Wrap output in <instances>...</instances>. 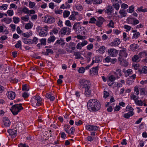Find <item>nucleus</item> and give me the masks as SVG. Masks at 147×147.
<instances>
[{
  "label": "nucleus",
  "mask_w": 147,
  "mask_h": 147,
  "mask_svg": "<svg viewBox=\"0 0 147 147\" xmlns=\"http://www.w3.org/2000/svg\"><path fill=\"white\" fill-rule=\"evenodd\" d=\"M23 109L21 104L14 105L12 107L11 111L13 115H17L21 110Z\"/></svg>",
  "instance_id": "obj_4"
},
{
  "label": "nucleus",
  "mask_w": 147,
  "mask_h": 147,
  "mask_svg": "<svg viewBox=\"0 0 147 147\" xmlns=\"http://www.w3.org/2000/svg\"><path fill=\"white\" fill-rule=\"evenodd\" d=\"M124 28L125 29L126 32L129 31L131 29V27L127 25H125L124 26Z\"/></svg>",
  "instance_id": "obj_49"
},
{
  "label": "nucleus",
  "mask_w": 147,
  "mask_h": 147,
  "mask_svg": "<svg viewBox=\"0 0 147 147\" xmlns=\"http://www.w3.org/2000/svg\"><path fill=\"white\" fill-rule=\"evenodd\" d=\"M6 94L8 98L10 99H13L16 96L15 92L12 91H9L7 92Z\"/></svg>",
  "instance_id": "obj_13"
},
{
  "label": "nucleus",
  "mask_w": 147,
  "mask_h": 147,
  "mask_svg": "<svg viewBox=\"0 0 147 147\" xmlns=\"http://www.w3.org/2000/svg\"><path fill=\"white\" fill-rule=\"evenodd\" d=\"M140 72L141 74H145L147 73V67L144 66L143 67Z\"/></svg>",
  "instance_id": "obj_40"
},
{
  "label": "nucleus",
  "mask_w": 147,
  "mask_h": 147,
  "mask_svg": "<svg viewBox=\"0 0 147 147\" xmlns=\"http://www.w3.org/2000/svg\"><path fill=\"white\" fill-rule=\"evenodd\" d=\"M126 111L129 113H131L134 114L133 111L134 109L129 105H128L126 107Z\"/></svg>",
  "instance_id": "obj_24"
},
{
  "label": "nucleus",
  "mask_w": 147,
  "mask_h": 147,
  "mask_svg": "<svg viewBox=\"0 0 147 147\" xmlns=\"http://www.w3.org/2000/svg\"><path fill=\"white\" fill-rule=\"evenodd\" d=\"M92 55V53L90 52H88L84 54V57H85L88 62H89L91 61Z\"/></svg>",
  "instance_id": "obj_16"
},
{
  "label": "nucleus",
  "mask_w": 147,
  "mask_h": 147,
  "mask_svg": "<svg viewBox=\"0 0 147 147\" xmlns=\"http://www.w3.org/2000/svg\"><path fill=\"white\" fill-rule=\"evenodd\" d=\"M36 30L38 32L39 35L40 36H45L47 34L46 30H44L42 27L40 26H37L36 28Z\"/></svg>",
  "instance_id": "obj_6"
},
{
  "label": "nucleus",
  "mask_w": 147,
  "mask_h": 147,
  "mask_svg": "<svg viewBox=\"0 0 147 147\" xmlns=\"http://www.w3.org/2000/svg\"><path fill=\"white\" fill-rule=\"evenodd\" d=\"M139 55L140 57L142 58L144 57L147 56V53L145 52H143L140 53Z\"/></svg>",
  "instance_id": "obj_64"
},
{
  "label": "nucleus",
  "mask_w": 147,
  "mask_h": 147,
  "mask_svg": "<svg viewBox=\"0 0 147 147\" xmlns=\"http://www.w3.org/2000/svg\"><path fill=\"white\" fill-rule=\"evenodd\" d=\"M23 42L26 44H32V40L30 39L24 38L23 39Z\"/></svg>",
  "instance_id": "obj_25"
},
{
  "label": "nucleus",
  "mask_w": 147,
  "mask_h": 147,
  "mask_svg": "<svg viewBox=\"0 0 147 147\" xmlns=\"http://www.w3.org/2000/svg\"><path fill=\"white\" fill-rule=\"evenodd\" d=\"M134 82L133 79H131L130 78L127 79V83L128 85H131Z\"/></svg>",
  "instance_id": "obj_56"
},
{
  "label": "nucleus",
  "mask_w": 147,
  "mask_h": 147,
  "mask_svg": "<svg viewBox=\"0 0 147 147\" xmlns=\"http://www.w3.org/2000/svg\"><path fill=\"white\" fill-rule=\"evenodd\" d=\"M21 19L22 20L25 22H27L29 20V16L28 15H26L25 16H22L21 18Z\"/></svg>",
  "instance_id": "obj_36"
},
{
  "label": "nucleus",
  "mask_w": 147,
  "mask_h": 147,
  "mask_svg": "<svg viewBox=\"0 0 147 147\" xmlns=\"http://www.w3.org/2000/svg\"><path fill=\"white\" fill-rule=\"evenodd\" d=\"M113 5L115 9L116 10H118L119 9L120 5L118 3L113 4Z\"/></svg>",
  "instance_id": "obj_63"
},
{
  "label": "nucleus",
  "mask_w": 147,
  "mask_h": 147,
  "mask_svg": "<svg viewBox=\"0 0 147 147\" xmlns=\"http://www.w3.org/2000/svg\"><path fill=\"white\" fill-rule=\"evenodd\" d=\"M80 87L85 89L84 94L87 96H89L91 94V88L92 87L90 81L85 79H82L80 81Z\"/></svg>",
  "instance_id": "obj_2"
},
{
  "label": "nucleus",
  "mask_w": 147,
  "mask_h": 147,
  "mask_svg": "<svg viewBox=\"0 0 147 147\" xmlns=\"http://www.w3.org/2000/svg\"><path fill=\"white\" fill-rule=\"evenodd\" d=\"M65 25L69 27H71V24L69 20H66L65 22Z\"/></svg>",
  "instance_id": "obj_59"
},
{
  "label": "nucleus",
  "mask_w": 147,
  "mask_h": 147,
  "mask_svg": "<svg viewBox=\"0 0 147 147\" xmlns=\"http://www.w3.org/2000/svg\"><path fill=\"white\" fill-rule=\"evenodd\" d=\"M119 59L120 61V64L121 65L124 66H127L128 65V62L126 60L122 59L120 57H119Z\"/></svg>",
  "instance_id": "obj_20"
},
{
  "label": "nucleus",
  "mask_w": 147,
  "mask_h": 147,
  "mask_svg": "<svg viewBox=\"0 0 147 147\" xmlns=\"http://www.w3.org/2000/svg\"><path fill=\"white\" fill-rule=\"evenodd\" d=\"M46 97L50 99L51 101H53L55 99V97L49 93H47L46 95Z\"/></svg>",
  "instance_id": "obj_35"
},
{
  "label": "nucleus",
  "mask_w": 147,
  "mask_h": 147,
  "mask_svg": "<svg viewBox=\"0 0 147 147\" xmlns=\"http://www.w3.org/2000/svg\"><path fill=\"white\" fill-rule=\"evenodd\" d=\"M44 21L45 22L49 24H51L55 22V18L53 17L49 16H46L43 18Z\"/></svg>",
  "instance_id": "obj_9"
},
{
  "label": "nucleus",
  "mask_w": 147,
  "mask_h": 147,
  "mask_svg": "<svg viewBox=\"0 0 147 147\" xmlns=\"http://www.w3.org/2000/svg\"><path fill=\"white\" fill-rule=\"evenodd\" d=\"M2 126L3 127H7L10 126L11 122L7 117H3L2 119Z\"/></svg>",
  "instance_id": "obj_8"
},
{
  "label": "nucleus",
  "mask_w": 147,
  "mask_h": 147,
  "mask_svg": "<svg viewBox=\"0 0 147 147\" xmlns=\"http://www.w3.org/2000/svg\"><path fill=\"white\" fill-rule=\"evenodd\" d=\"M41 45H45L46 44V39L45 38H42L40 40Z\"/></svg>",
  "instance_id": "obj_50"
},
{
  "label": "nucleus",
  "mask_w": 147,
  "mask_h": 147,
  "mask_svg": "<svg viewBox=\"0 0 147 147\" xmlns=\"http://www.w3.org/2000/svg\"><path fill=\"white\" fill-rule=\"evenodd\" d=\"M101 61L99 57L95 56L92 58V62L91 64V66L94 63H98L100 62Z\"/></svg>",
  "instance_id": "obj_19"
},
{
  "label": "nucleus",
  "mask_w": 147,
  "mask_h": 147,
  "mask_svg": "<svg viewBox=\"0 0 147 147\" xmlns=\"http://www.w3.org/2000/svg\"><path fill=\"white\" fill-rule=\"evenodd\" d=\"M70 14V12L68 11H65L63 12V16L64 18L68 17Z\"/></svg>",
  "instance_id": "obj_41"
},
{
  "label": "nucleus",
  "mask_w": 147,
  "mask_h": 147,
  "mask_svg": "<svg viewBox=\"0 0 147 147\" xmlns=\"http://www.w3.org/2000/svg\"><path fill=\"white\" fill-rule=\"evenodd\" d=\"M98 66L91 68L90 71V74L92 76L97 74L98 73Z\"/></svg>",
  "instance_id": "obj_17"
},
{
  "label": "nucleus",
  "mask_w": 147,
  "mask_h": 147,
  "mask_svg": "<svg viewBox=\"0 0 147 147\" xmlns=\"http://www.w3.org/2000/svg\"><path fill=\"white\" fill-rule=\"evenodd\" d=\"M105 47L104 46H102L100 47L97 51L100 53L103 54L105 52Z\"/></svg>",
  "instance_id": "obj_28"
},
{
  "label": "nucleus",
  "mask_w": 147,
  "mask_h": 147,
  "mask_svg": "<svg viewBox=\"0 0 147 147\" xmlns=\"http://www.w3.org/2000/svg\"><path fill=\"white\" fill-rule=\"evenodd\" d=\"M7 131L9 136L12 138H14L17 135L16 130L15 129H9Z\"/></svg>",
  "instance_id": "obj_15"
},
{
  "label": "nucleus",
  "mask_w": 147,
  "mask_h": 147,
  "mask_svg": "<svg viewBox=\"0 0 147 147\" xmlns=\"http://www.w3.org/2000/svg\"><path fill=\"white\" fill-rule=\"evenodd\" d=\"M85 128L88 131H92L97 130L98 129V127L96 125L87 124L85 126Z\"/></svg>",
  "instance_id": "obj_10"
},
{
  "label": "nucleus",
  "mask_w": 147,
  "mask_h": 147,
  "mask_svg": "<svg viewBox=\"0 0 147 147\" xmlns=\"http://www.w3.org/2000/svg\"><path fill=\"white\" fill-rule=\"evenodd\" d=\"M76 43L73 42H70L68 44H67L66 47L67 51L69 53H72L73 51L76 48Z\"/></svg>",
  "instance_id": "obj_5"
},
{
  "label": "nucleus",
  "mask_w": 147,
  "mask_h": 147,
  "mask_svg": "<svg viewBox=\"0 0 147 147\" xmlns=\"http://www.w3.org/2000/svg\"><path fill=\"white\" fill-rule=\"evenodd\" d=\"M65 44L64 40H63L61 39L57 40L55 43V44H58L61 45H63Z\"/></svg>",
  "instance_id": "obj_30"
},
{
  "label": "nucleus",
  "mask_w": 147,
  "mask_h": 147,
  "mask_svg": "<svg viewBox=\"0 0 147 147\" xmlns=\"http://www.w3.org/2000/svg\"><path fill=\"white\" fill-rule=\"evenodd\" d=\"M1 21L7 24H9L11 21V19L8 18H5L1 20Z\"/></svg>",
  "instance_id": "obj_31"
},
{
  "label": "nucleus",
  "mask_w": 147,
  "mask_h": 147,
  "mask_svg": "<svg viewBox=\"0 0 147 147\" xmlns=\"http://www.w3.org/2000/svg\"><path fill=\"white\" fill-rule=\"evenodd\" d=\"M87 107L90 111L95 112L100 109L101 105L100 102L97 99H90L87 102Z\"/></svg>",
  "instance_id": "obj_1"
},
{
  "label": "nucleus",
  "mask_w": 147,
  "mask_h": 147,
  "mask_svg": "<svg viewBox=\"0 0 147 147\" xmlns=\"http://www.w3.org/2000/svg\"><path fill=\"white\" fill-rule=\"evenodd\" d=\"M119 57H126L127 55L126 49L125 48H122L121 50H120L119 54Z\"/></svg>",
  "instance_id": "obj_12"
},
{
  "label": "nucleus",
  "mask_w": 147,
  "mask_h": 147,
  "mask_svg": "<svg viewBox=\"0 0 147 147\" xmlns=\"http://www.w3.org/2000/svg\"><path fill=\"white\" fill-rule=\"evenodd\" d=\"M7 13L9 16H12L13 15L14 12L13 10L11 9L8 10L7 12Z\"/></svg>",
  "instance_id": "obj_48"
},
{
  "label": "nucleus",
  "mask_w": 147,
  "mask_h": 147,
  "mask_svg": "<svg viewBox=\"0 0 147 147\" xmlns=\"http://www.w3.org/2000/svg\"><path fill=\"white\" fill-rule=\"evenodd\" d=\"M75 38H77L78 39L82 40H84L86 38L85 36H82L80 35H78L76 36H75Z\"/></svg>",
  "instance_id": "obj_44"
},
{
  "label": "nucleus",
  "mask_w": 147,
  "mask_h": 147,
  "mask_svg": "<svg viewBox=\"0 0 147 147\" xmlns=\"http://www.w3.org/2000/svg\"><path fill=\"white\" fill-rule=\"evenodd\" d=\"M38 39L36 37H33L32 40V44L35 43L36 44L38 41Z\"/></svg>",
  "instance_id": "obj_62"
},
{
  "label": "nucleus",
  "mask_w": 147,
  "mask_h": 147,
  "mask_svg": "<svg viewBox=\"0 0 147 147\" xmlns=\"http://www.w3.org/2000/svg\"><path fill=\"white\" fill-rule=\"evenodd\" d=\"M33 25V24L32 22H30L29 23H27L25 26V28L27 29H30L32 28Z\"/></svg>",
  "instance_id": "obj_22"
},
{
  "label": "nucleus",
  "mask_w": 147,
  "mask_h": 147,
  "mask_svg": "<svg viewBox=\"0 0 147 147\" xmlns=\"http://www.w3.org/2000/svg\"><path fill=\"white\" fill-rule=\"evenodd\" d=\"M76 13H77L76 16V20L77 21H79L82 19L83 17L82 15L80 14H79V13L76 12Z\"/></svg>",
  "instance_id": "obj_38"
},
{
  "label": "nucleus",
  "mask_w": 147,
  "mask_h": 147,
  "mask_svg": "<svg viewBox=\"0 0 147 147\" xmlns=\"http://www.w3.org/2000/svg\"><path fill=\"white\" fill-rule=\"evenodd\" d=\"M138 46V45L136 44H132L130 46V49L132 51H134L137 49Z\"/></svg>",
  "instance_id": "obj_37"
},
{
  "label": "nucleus",
  "mask_w": 147,
  "mask_h": 147,
  "mask_svg": "<svg viewBox=\"0 0 147 147\" xmlns=\"http://www.w3.org/2000/svg\"><path fill=\"white\" fill-rule=\"evenodd\" d=\"M74 55L75 56V58L76 59H80L82 57L79 52H74Z\"/></svg>",
  "instance_id": "obj_32"
},
{
  "label": "nucleus",
  "mask_w": 147,
  "mask_h": 147,
  "mask_svg": "<svg viewBox=\"0 0 147 147\" xmlns=\"http://www.w3.org/2000/svg\"><path fill=\"white\" fill-rule=\"evenodd\" d=\"M140 35L139 32H137L134 33L133 34L132 38L133 39H137L140 36Z\"/></svg>",
  "instance_id": "obj_43"
},
{
  "label": "nucleus",
  "mask_w": 147,
  "mask_h": 147,
  "mask_svg": "<svg viewBox=\"0 0 147 147\" xmlns=\"http://www.w3.org/2000/svg\"><path fill=\"white\" fill-rule=\"evenodd\" d=\"M104 21V19L103 18L99 17L96 23V25L98 27H100L102 25Z\"/></svg>",
  "instance_id": "obj_18"
},
{
  "label": "nucleus",
  "mask_w": 147,
  "mask_h": 147,
  "mask_svg": "<svg viewBox=\"0 0 147 147\" xmlns=\"http://www.w3.org/2000/svg\"><path fill=\"white\" fill-rule=\"evenodd\" d=\"M71 29L69 28L64 27L61 29L60 31V33L62 35H69L70 34Z\"/></svg>",
  "instance_id": "obj_11"
},
{
  "label": "nucleus",
  "mask_w": 147,
  "mask_h": 147,
  "mask_svg": "<svg viewBox=\"0 0 147 147\" xmlns=\"http://www.w3.org/2000/svg\"><path fill=\"white\" fill-rule=\"evenodd\" d=\"M30 102L33 106L36 107L41 105L42 99L39 96L36 95L32 98Z\"/></svg>",
  "instance_id": "obj_3"
},
{
  "label": "nucleus",
  "mask_w": 147,
  "mask_h": 147,
  "mask_svg": "<svg viewBox=\"0 0 147 147\" xmlns=\"http://www.w3.org/2000/svg\"><path fill=\"white\" fill-rule=\"evenodd\" d=\"M133 71L131 69H129L125 71V76L127 77L132 74H133Z\"/></svg>",
  "instance_id": "obj_29"
},
{
  "label": "nucleus",
  "mask_w": 147,
  "mask_h": 147,
  "mask_svg": "<svg viewBox=\"0 0 147 147\" xmlns=\"http://www.w3.org/2000/svg\"><path fill=\"white\" fill-rule=\"evenodd\" d=\"M85 69L84 67H80L78 70V72L80 74H83L85 71Z\"/></svg>",
  "instance_id": "obj_46"
},
{
  "label": "nucleus",
  "mask_w": 147,
  "mask_h": 147,
  "mask_svg": "<svg viewBox=\"0 0 147 147\" xmlns=\"http://www.w3.org/2000/svg\"><path fill=\"white\" fill-rule=\"evenodd\" d=\"M22 11L23 13L26 14H29V9L28 8L24 7L22 8Z\"/></svg>",
  "instance_id": "obj_53"
},
{
  "label": "nucleus",
  "mask_w": 147,
  "mask_h": 147,
  "mask_svg": "<svg viewBox=\"0 0 147 147\" xmlns=\"http://www.w3.org/2000/svg\"><path fill=\"white\" fill-rule=\"evenodd\" d=\"M135 103L136 105L138 106H142L143 105V102L141 100L137 99L135 101Z\"/></svg>",
  "instance_id": "obj_39"
},
{
  "label": "nucleus",
  "mask_w": 147,
  "mask_h": 147,
  "mask_svg": "<svg viewBox=\"0 0 147 147\" xmlns=\"http://www.w3.org/2000/svg\"><path fill=\"white\" fill-rule=\"evenodd\" d=\"M58 32V30L57 29L54 28L53 30H51L49 34L50 35H52L53 34H57Z\"/></svg>",
  "instance_id": "obj_42"
},
{
  "label": "nucleus",
  "mask_w": 147,
  "mask_h": 147,
  "mask_svg": "<svg viewBox=\"0 0 147 147\" xmlns=\"http://www.w3.org/2000/svg\"><path fill=\"white\" fill-rule=\"evenodd\" d=\"M93 47V45L92 44L90 43L86 47V49L87 50L90 51L92 49Z\"/></svg>",
  "instance_id": "obj_54"
},
{
  "label": "nucleus",
  "mask_w": 147,
  "mask_h": 147,
  "mask_svg": "<svg viewBox=\"0 0 147 147\" xmlns=\"http://www.w3.org/2000/svg\"><path fill=\"white\" fill-rule=\"evenodd\" d=\"M108 52L109 55L112 57H115L117 56L119 51L114 48H110L108 49Z\"/></svg>",
  "instance_id": "obj_7"
},
{
  "label": "nucleus",
  "mask_w": 147,
  "mask_h": 147,
  "mask_svg": "<svg viewBox=\"0 0 147 147\" xmlns=\"http://www.w3.org/2000/svg\"><path fill=\"white\" fill-rule=\"evenodd\" d=\"M77 13H76V12L74 11L73 12L72 14L68 18V19L70 20H72L73 21L76 20V16L77 15Z\"/></svg>",
  "instance_id": "obj_21"
},
{
  "label": "nucleus",
  "mask_w": 147,
  "mask_h": 147,
  "mask_svg": "<svg viewBox=\"0 0 147 147\" xmlns=\"http://www.w3.org/2000/svg\"><path fill=\"white\" fill-rule=\"evenodd\" d=\"M13 22L15 24L18 23L20 22V20L19 18L18 17H13Z\"/></svg>",
  "instance_id": "obj_47"
},
{
  "label": "nucleus",
  "mask_w": 147,
  "mask_h": 147,
  "mask_svg": "<svg viewBox=\"0 0 147 147\" xmlns=\"http://www.w3.org/2000/svg\"><path fill=\"white\" fill-rule=\"evenodd\" d=\"M119 13L121 16H118L119 18H122L125 17L126 15V12L123 9L120 10L119 11Z\"/></svg>",
  "instance_id": "obj_26"
},
{
  "label": "nucleus",
  "mask_w": 147,
  "mask_h": 147,
  "mask_svg": "<svg viewBox=\"0 0 147 147\" xmlns=\"http://www.w3.org/2000/svg\"><path fill=\"white\" fill-rule=\"evenodd\" d=\"M56 39L55 37L53 36H51L49 37L47 40V42L49 43H50L52 42H54Z\"/></svg>",
  "instance_id": "obj_27"
},
{
  "label": "nucleus",
  "mask_w": 147,
  "mask_h": 147,
  "mask_svg": "<svg viewBox=\"0 0 147 147\" xmlns=\"http://www.w3.org/2000/svg\"><path fill=\"white\" fill-rule=\"evenodd\" d=\"M131 99L134 100L135 101L138 98V97L136 96L134 94H131Z\"/></svg>",
  "instance_id": "obj_60"
},
{
  "label": "nucleus",
  "mask_w": 147,
  "mask_h": 147,
  "mask_svg": "<svg viewBox=\"0 0 147 147\" xmlns=\"http://www.w3.org/2000/svg\"><path fill=\"white\" fill-rule=\"evenodd\" d=\"M114 23L113 21L111 20L107 26L109 28H113L114 27Z\"/></svg>",
  "instance_id": "obj_51"
},
{
  "label": "nucleus",
  "mask_w": 147,
  "mask_h": 147,
  "mask_svg": "<svg viewBox=\"0 0 147 147\" xmlns=\"http://www.w3.org/2000/svg\"><path fill=\"white\" fill-rule=\"evenodd\" d=\"M134 114H132L131 113H125L123 115V117L126 119H128L130 117L134 115Z\"/></svg>",
  "instance_id": "obj_33"
},
{
  "label": "nucleus",
  "mask_w": 147,
  "mask_h": 147,
  "mask_svg": "<svg viewBox=\"0 0 147 147\" xmlns=\"http://www.w3.org/2000/svg\"><path fill=\"white\" fill-rule=\"evenodd\" d=\"M113 9L111 6H108L106 10V12L107 14H110L113 11Z\"/></svg>",
  "instance_id": "obj_34"
},
{
  "label": "nucleus",
  "mask_w": 147,
  "mask_h": 147,
  "mask_svg": "<svg viewBox=\"0 0 147 147\" xmlns=\"http://www.w3.org/2000/svg\"><path fill=\"white\" fill-rule=\"evenodd\" d=\"M82 47L88 44V42L86 40H84L80 42Z\"/></svg>",
  "instance_id": "obj_61"
},
{
  "label": "nucleus",
  "mask_w": 147,
  "mask_h": 147,
  "mask_svg": "<svg viewBox=\"0 0 147 147\" xmlns=\"http://www.w3.org/2000/svg\"><path fill=\"white\" fill-rule=\"evenodd\" d=\"M121 43V41L119 39L117 38L111 42L110 45L112 47H115L119 45Z\"/></svg>",
  "instance_id": "obj_14"
},
{
  "label": "nucleus",
  "mask_w": 147,
  "mask_h": 147,
  "mask_svg": "<svg viewBox=\"0 0 147 147\" xmlns=\"http://www.w3.org/2000/svg\"><path fill=\"white\" fill-rule=\"evenodd\" d=\"M75 129L73 127H71L70 129L69 130L68 133L69 134H73L75 132Z\"/></svg>",
  "instance_id": "obj_52"
},
{
  "label": "nucleus",
  "mask_w": 147,
  "mask_h": 147,
  "mask_svg": "<svg viewBox=\"0 0 147 147\" xmlns=\"http://www.w3.org/2000/svg\"><path fill=\"white\" fill-rule=\"evenodd\" d=\"M8 7V5L7 4H4L0 6V10H6Z\"/></svg>",
  "instance_id": "obj_45"
},
{
  "label": "nucleus",
  "mask_w": 147,
  "mask_h": 147,
  "mask_svg": "<svg viewBox=\"0 0 147 147\" xmlns=\"http://www.w3.org/2000/svg\"><path fill=\"white\" fill-rule=\"evenodd\" d=\"M80 22H79L75 23L73 25V29L74 30L77 31L80 27Z\"/></svg>",
  "instance_id": "obj_23"
},
{
  "label": "nucleus",
  "mask_w": 147,
  "mask_h": 147,
  "mask_svg": "<svg viewBox=\"0 0 147 147\" xmlns=\"http://www.w3.org/2000/svg\"><path fill=\"white\" fill-rule=\"evenodd\" d=\"M113 32L114 34L117 35H118L121 32V31L120 30L116 29H114Z\"/></svg>",
  "instance_id": "obj_55"
},
{
  "label": "nucleus",
  "mask_w": 147,
  "mask_h": 147,
  "mask_svg": "<svg viewBox=\"0 0 147 147\" xmlns=\"http://www.w3.org/2000/svg\"><path fill=\"white\" fill-rule=\"evenodd\" d=\"M35 5V4L34 2H32L31 1L29 2V6L30 8H33Z\"/></svg>",
  "instance_id": "obj_58"
},
{
  "label": "nucleus",
  "mask_w": 147,
  "mask_h": 147,
  "mask_svg": "<svg viewBox=\"0 0 147 147\" xmlns=\"http://www.w3.org/2000/svg\"><path fill=\"white\" fill-rule=\"evenodd\" d=\"M76 8L77 10L79 11H81L83 9L82 5H77L76 6Z\"/></svg>",
  "instance_id": "obj_57"
}]
</instances>
